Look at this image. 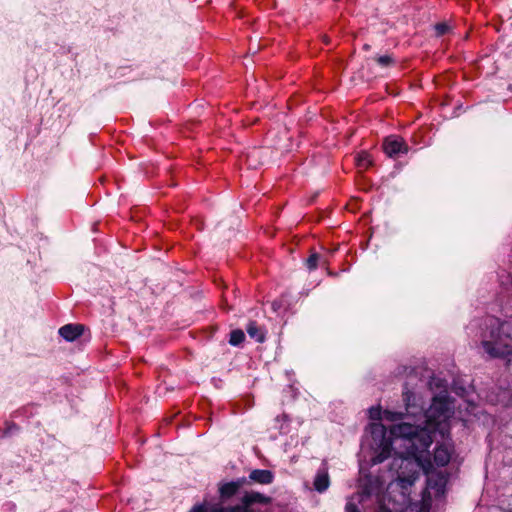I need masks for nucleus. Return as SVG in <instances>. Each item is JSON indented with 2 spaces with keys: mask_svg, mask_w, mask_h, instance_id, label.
Listing matches in <instances>:
<instances>
[{
  "mask_svg": "<svg viewBox=\"0 0 512 512\" xmlns=\"http://www.w3.org/2000/svg\"><path fill=\"white\" fill-rule=\"evenodd\" d=\"M450 417L449 402L444 397H435L425 414V427L420 428L409 423H401L390 428V437L384 440L382 451L374 458L381 463L394 451L391 468L396 470L397 478L387 487L388 502L395 510L407 508L412 503L411 493L420 469L429 472L431 462H423L422 454L433 442V434L439 432L442 438L448 433L447 419Z\"/></svg>",
  "mask_w": 512,
  "mask_h": 512,
  "instance_id": "f257e3e1",
  "label": "nucleus"
},
{
  "mask_svg": "<svg viewBox=\"0 0 512 512\" xmlns=\"http://www.w3.org/2000/svg\"><path fill=\"white\" fill-rule=\"evenodd\" d=\"M482 334L481 347L491 358H504L512 354V337L507 325L490 318Z\"/></svg>",
  "mask_w": 512,
  "mask_h": 512,
  "instance_id": "f03ea898",
  "label": "nucleus"
},
{
  "mask_svg": "<svg viewBox=\"0 0 512 512\" xmlns=\"http://www.w3.org/2000/svg\"><path fill=\"white\" fill-rule=\"evenodd\" d=\"M345 512H392L372 492L363 489L351 496L345 506Z\"/></svg>",
  "mask_w": 512,
  "mask_h": 512,
  "instance_id": "7ed1b4c3",
  "label": "nucleus"
},
{
  "mask_svg": "<svg viewBox=\"0 0 512 512\" xmlns=\"http://www.w3.org/2000/svg\"><path fill=\"white\" fill-rule=\"evenodd\" d=\"M383 149L389 157H394L401 152H407L408 147L402 138L390 136L384 140Z\"/></svg>",
  "mask_w": 512,
  "mask_h": 512,
  "instance_id": "20e7f679",
  "label": "nucleus"
},
{
  "mask_svg": "<svg viewBox=\"0 0 512 512\" xmlns=\"http://www.w3.org/2000/svg\"><path fill=\"white\" fill-rule=\"evenodd\" d=\"M452 454V446L448 441L437 445L434 451V461L438 466H445L449 463Z\"/></svg>",
  "mask_w": 512,
  "mask_h": 512,
  "instance_id": "39448f33",
  "label": "nucleus"
},
{
  "mask_svg": "<svg viewBox=\"0 0 512 512\" xmlns=\"http://www.w3.org/2000/svg\"><path fill=\"white\" fill-rule=\"evenodd\" d=\"M84 331V326L81 324H67L59 329V334L68 341H73Z\"/></svg>",
  "mask_w": 512,
  "mask_h": 512,
  "instance_id": "423d86ee",
  "label": "nucleus"
},
{
  "mask_svg": "<svg viewBox=\"0 0 512 512\" xmlns=\"http://www.w3.org/2000/svg\"><path fill=\"white\" fill-rule=\"evenodd\" d=\"M315 490L322 493L326 491L330 485V478L328 474L327 468H322L318 470L314 482H313Z\"/></svg>",
  "mask_w": 512,
  "mask_h": 512,
  "instance_id": "0eeeda50",
  "label": "nucleus"
},
{
  "mask_svg": "<svg viewBox=\"0 0 512 512\" xmlns=\"http://www.w3.org/2000/svg\"><path fill=\"white\" fill-rule=\"evenodd\" d=\"M246 482L245 479L225 483L220 486L219 493L222 499H229L233 495H235L241 486Z\"/></svg>",
  "mask_w": 512,
  "mask_h": 512,
  "instance_id": "6e6552de",
  "label": "nucleus"
},
{
  "mask_svg": "<svg viewBox=\"0 0 512 512\" xmlns=\"http://www.w3.org/2000/svg\"><path fill=\"white\" fill-rule=\"evenodd\" d=\"M190 512H207V508L205 504L195 505ZM210 512H253L249 508L242 507L241 505H236L233 507H216L213 508Z\"/></svg>",
  "mask_w": 512,
  "mask_h": 512,
  "instance_id": "1a4fd4ad",
  "label": "nucleus"
},
{
  "mask_svg": "<svg viewBox=\"0 0 512 512\" xmlns=\"http://www.w3.org/2000/svg\"><path fill=\"white\" fill-rule=\"evenodd\" d=\"M270 502V498L267 496H264L261 493L258 492H251L246 493L242 498V507L248 508L253 503H263L267 504Z\"/></svg>",
  "mask_w": 512,
  "mask_h": 512,
  "instance_id": "9d476101",
  "label": "nucleus"
},
{
  "mask_svg": "<svg viewBox=\"0 0 512 512\" xmlns=\"http://www.w3.org/2000/svg\"><path fill=\"white\" fill-rule=\"evenodd\" d=\"M370 417L372 419L383 418L387 421H396V420H399L402 418V413L392 412L389 410H385L383 413H381V410L379 408H371L370 409Z\"/></svg>",
  "mask_w": 512,
  "mask_h": 512,
  "instance_id": "9b49d317",
  "label": "nucleus"
},
{
  "mask_svg": "<svg viewBox=\"0 0 512 512\" xmlns=\"http://www.w3.org/2000/svg\"><path fill=\"white\" fill-rule=\"evenodd\" d=\"M250 480L260 484H270L273 480V474L269 470H253L249 475Z\"/></svg>",
  "mask_w": 512,
  "mask_h": 512,
  "instance_id": "f8f14e48",
  "label": "nucleus"
},
{
  "mask_svg": "<svg viewBox=\"0 0 512 512\" xmlns=\"http://www.w3.org/2000/svg\"><path fill=\"white\" fill-rule=\"evenodd\" d=\"M248 335L255 339L257 342H263L265 339L264 331L255 323L250 322L247 326Z\"/></svg>",
  "mask_w": 512,
  "mask_h": 512,
  "instance_id": "ddd939ff",
  "label": "nucleus"
},
{
  "mask_svg": "<svg viewBox=\"0 0 512 512\" xmlns=\"http://www.w3.org/2000/svg\"><path fill=\"white\" fill-rule=\"evenodd\" d=\"M445 480L443 477L438 476L436 480L432 476L428 477L427 490L435 489L436 494H442L444 490Z\"/></svg>",
  "mask_w": 512,
  "mask_h": 512,
  "instance_id": "4468645a",
  "label": "nucleus"
},
{
  "mask_svg": "<svg viewBox=\"0 0 512 512\" xmlns=\"http://www.w3.org/2000/svg\"><path fill=\"white\" fill-rule=\"evenodd\" d=\"M372 164L371 157L366 152H361L356 157V165L359 169H367Z\"/></svg>",
  "mask_w": 512,
  "mask_h": 512,
  "instance_id": "2eb2a0df",
  "label": "nucleus"
},
{
  "mask_svg": "<svg viewBox=\"0 0 512 512\" xmlns=\"http://www.w3.org/2000/svg\"><path fill=\"white\" fill-rule=\"evenodd\" d=\"M245 339V334L242 330L236 329L230 333L229 343L233 346L241 344Z\"/></svg>",
  "mask_w": 512,
  "mask_h": 512,
  "instance_id": "dca6fc26",
  "label": "nucleus"
},
{
  "mask_svg": "<svg viewBox=\"0 0 512 512\" xmlns=\"http://www.w3.org/2000/svg\"><path fill=\"white\" fill-rule=\"evenodd\" d=\"M375 61L382 67H389L394 64V59L390 55L379 56Z\"/></svg>",
  "mask_w": 512,
  "mask_h": 512,
  "instance_id": "f3484780",
  "label": "nucleus"
},
{
  "mask_svg": "<svg viewBox=\"0 0 512 512\" xmlns=\"http://www.w3.org/2000/svg\"><path fill=\"white\" fill-rule=\"evenodd\" d=\"M431 497L428 491H424L422 497V504L418 512H428L430 508Z\"/></svg>",
  "mask_w": 512,
  "mask_h": 512,
  "instance_id": "a211bd4d",
  "label": "nucleus"
},
{
  "mask_svg": "<svg viewBox=\"0 0 512 512\" xmlns=\"http://www.w3.org/2000/svg\"><path fill=\"white\" fill-rule=\"evenodd\" d=\"M434 28L437 36H442L450 31V26L445 22L437 23Z\"/></svg>",
  "mask_w": 512,
  "mask_h": 512,
  "instance_id": "6ab92c4d",
  "label": "nucleus"
},
{
  "mask_svg": "<svg viewBox=\"0 0 512 512\" xmlns=\"http://www.w3.org/2000/svg\"><path fill=\"white\" fill-rule=\"evenodd\" d=\"M318 260H319V255L316 254V253H313L306 261V264H307V267L310 269V270H313L317 267V264H318Z\"/></svg>",
  "mask_w": 512,
  "mask_h": 512,
  "instance_id": "aec40b11",
  "label": "nucleus"
},
{
  "mask_svg": "<svg viewBox=\"0 0 512 512\" xmlns=\"http://www.w3.org/2000/svg\"><path fill=\"white\" fill-rule=\"evenodd\" d=\"M411 397H412V394L410 392L404 393V401L406 402L407 407L409 406Z\"/></svg>",
  "mask_w": 512,
  "mask_h": 512,
  "instance_id": "412c9836",
  "label": "nucleus"
},
{
  "mask_svg": "<svg viewBox=\"0 0 512 512\" xmlns=\"http://www.w3.org/2000/svg\"><path fill=\"white\" fill-rule=\"evenodd\" d=\"M380 429H381V433L384 435L385 434L384 426H381Z\"/></svg>",
  "mask_w": 512,
  "mask_h": 512,
  "instance_id": "4be33fe9",
  "label": "nucleus"
}]
</instances>
